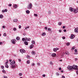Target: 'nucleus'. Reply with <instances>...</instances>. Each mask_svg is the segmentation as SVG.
<instances>
[{
    "label": "nucleus",
    "mask_w": 78,
    "mask_h": 78,
    "mask_svg": "<svg viewBox=\"0 0 78 78\" xmlns=\"http://www.w3.org/2000/svg\"><path fill=\"white\" fill-rule=\"evenodd\" d=\"M73 69H74V70H78V66H76L75 65H73Z\"/></svg>",
    "instance_id": "1"
},
{
    "label": "nucleus",
    "mask_w": 78,
    "mask_h": 78,
    "mask_svg": "<svg viewBox=\"0 0 78 78\" xmlns=\"http://www.w3.org/2000/svg\"><path fill=\"white\" fill-rule=\"evenodd\" d=\"M32 4L31 3H29V5H28V6H27V8L29 9H31V8H32Z\"/></svg>",
    "instance_id": "2"
},
{
    "label": "nucleus",
    "mask_w": 78,
    "mask_h": 78,
    "mask_svg": "<svg viewBox=\"0 0 78 78\" xmlns=\"http://www.w3.org/2000/svg\"><path fill=\"white\" fill-rule=\"evenodd\" d=\"M73 66H69L67 67L68 69H69V70H72V69H73Z\"/></svg>",
    "instance_id": "3"
},
{
    "label": "nucleus",
    "mask_w": 78,
    "mask_h": 78,
    "mask_svg": "<svg viewBox=\"0 0 78 78\" xmlns=\"http://www.w3.org/2000/svg\"><path fill=\"white\" fill-rule=\"evenodd\" d=\"M51 56L53 58H55V57H56V54L55 53H52L51 54Z\"/></svg>",
    "instance_id": "4"
},
{
    "label": "nucleus",
    "mask_w": 78,
    "mask_h": 78,
    "mask_svg": "<svg viewBox=\"0 0 78 78\" xmlns=\"http://www.w3.org/2000/svg\"><path fill=\"white\" fill-rule=\"evenodd\" d=\"M20 52L21 53H25V50L23 49H21L20 50Z\"/></svg>",
    "instance_id": "5"
},
{
    "label": "nucleus",
    "mask_w": 78,
    "mask_h": 78,
    "mask_svg": "<svg viewBox=\"0 0 78 78\" xmlns=\"http://www.w3.org/2000/svg\"><path fill=\"white\" fill-rule=\"evenodd\" d=\"M15 63H16V62H15V61L13 60L11 63H10V65L11 66L14 65L15 64Z\"/></svg>",
    "instance_id": "6"
},
{
    "label": "nucleus",
    "mask_w": 78,
    "mask_h": 78,
    "mask_svg": "<svg viewBox=\"0 0 78 78\" xmlns=\"http://www.w3.org/2000/svg\"><path fill=\"white\" fill-rule=\"evenodd\" d=\"M78 12V8H76L74 9V13H77Z\"/></svg>",
    "instance_id": "7"
},
{
    "label": "nucleus",
    "mask_w": 78,
    "mask_h": 78,
    "mask_svg": "<svg viewBox=\"0 0 78 78\" xmlns=\"http://www.w3.org/2000/svg\"><path fill=\"white\" fill-rule=\"evenodd\" d=\"M75 37V35L73 34H72L71 35L70 38V39H73Z\"/></svg>",
    "instance_id": "8"
},
{
    "label": "nucleus",
    "mask_w": 78,
    "mask_h": 78,
    "mask_svg": "<svg viewBox=\"0 0 78 78\" xmlns=\"http://www.w3.org/2000/svg\"><path fill=\"white\" fill-rule=\"evenodd\" d=\"M69 9V11H71V12H73V11L74 12V9H73V8L72 7H70Z\"/></svg>",
    "instance_id": "9"
},
{
    "label": "nucleus",
    "mask_w": 78,
    "mask_h": 78,
    "mask_svg": "<svg viewBox=\"0 0 78 78\" xmlns=\"http://www.w3.org/2000/svg\"><path fill=\"white\" fill-rule=\"evenodd\" d=\"M74 32L75 33H78V27L76 28L75 29Z\"/></svg>",
    "instance_id": "10"
},
{
    "label": "nucleus",
    "mask_w": 78,
    "mask_h": 78,
    "mask_svg": "<svg viewBox=\"0 0 78 78\" xmlns=\"http://www.w3.org/2000/svg\"><path fill=\"white\" fill-rule=\"evenodd\" d=\"M11 67L12 69H14L16 68V65H11Z\"/></svg>",
    "instance_id": "11"
},
{
    "label": "nucleus",
    "mask_w": 78,
    "mask_h": 78,
    "mask_svg": "<svg viewBox=\"0 0 78 78\" xmlns=\"http://www.w3.org/2000/svg\"><path fill=\"white\" fill-rule=\"evenodd\" d=\"M11 42L13 44H16V40L14 39L12 40Z\"/></svg>",
    "instance_id": "12"
},
{
    "label": "nucleus",
    "mask_w": 78,
    "mask_h": 78,
    "mask_svg": "<svg viewBox=\"0 0 78 78\" xmlns=\"http://www.w3.org/2000/svg\"><path fill=\"white\" fill-rule=\"evenodd\" d=\"M33 47H34V45L33 44H32L30 46V49H32Z\"/></svg>",
    "instance_id": "13"
},
{
    "label": "nucleus",
    "mask_w": 78,
    "mask_h": 78,
    "mask_svg": "<svg viewBox=\"0 0 78 78\" xmlns=\"http://www.w3.org/2000/svg\"><path fill=\"white\" fill-rule=\"evenodd\" d=\"M13 7L14 8H17V5L16 4L13 5Z\"/></svg>",
    "instance_id": "14"
},
{
    "label": "nucleus",
    "mask_w": 78,
    "mask_h": 78,
    "mask_svg": "<svg viewBox=\"0 0 78 78\" xmlns=\"http://www.w3.org/2000/svg\"><path fill=\"white\" fill-rule=\"evenodd\" d=\"M31 54H32V55H35V54H36V52H35V51H33L31 52Z\"/></svg>",
    "instance_id": "15"
},
{
    "label": "nucleus",
    "mask_w": 78,
    "mask_h": 78,
    "mask_svg": "<svg viewBox=\"0 0 78 78\" xmlns=\"http://www.w3.org/2000/svg\"><path fill=\"white\" fill-rule=\"evenodd\" d=\"M24 44L25 45H28V43L27 41H25L24 42Z\"/></svg>",
    "instance_id": "16"
},
{
    "label": "nucleus",
    "mask_w": 78,
    "mask_h": 78,
    "mask_svg": "<svg viewBox=\"0 0 78 78\" xmlns=\"http://www.w3.org/2000/svg\"><path fill=\"white\" fill-rule=\"evenodd\" d=\"M8 11V10L7 9H5V10H3L2 11V12H7Z\"/></svg>",
    "instance_id": "17"
},
{
    "label": "nucleus",
    "mask_w": 78,
    "mask_h": 78,
    "mask_svg": "<svg viewBox=\"0 0 78 78\" xmlns=\"http://www.w3.org/2000/svg\"><path fill=\"white\" fill-rule=\"evenodd\" d=\"M13 21L14 22H17V19H14L13 20Z\"/></svg>",
    "instance_id": "18"
},
{
    "label": "nucleus",
    "mask_w": 78,
    "mask_h": 78,
    "mask_svg": "<svg viewBox=\"0 0 78 78\" xmlns=\"http://www.w3.org/2000/svg\"><path fill=\"white\" fill-rule=\"evenodd\" d=\"M46 35V34L45 32H44L42 33V35L43 36H45Z\"/></svg>",
    "instance_id": "19"
},
{
    "label": "nucleus",
    "mask_w": 78,
    "mask_h": 78,
    "mask_svg": "<svg viewBox=\"0 0 78 78\" xmlns=\"http://www.w3.org/2000/svg\"><path fill=\"white\" fill-rule=\"evenodd\" d=\"M66 55H69L70 53H69V52L66 51Z\"/></svg>",
    "instance_id": "20"
},
{
    "label": "nucleus",
    "mask_w": 78,
    "mask_h": 78,
    "mask_svg": "<svg viewBox=\"0 0 78 78\" xmlns=\"http://www.w3.org/2000/svg\"><path fill=\"white\" fill-rule=\"evenodd\" d=\"M26 12L27 14H30V12L29 10H27Z\"/></svg>",
    "instance_id": "21"
},
{
    "label": "nucleus",
    "mask_w": 78,
    "mask_h": 78,
    "mask_svg": "<svg viewBox=\"0 0 78 78\" xmlns=\"http://www.w3.org/2000/svg\"><path fill=\"white\" fill-rule=\"evenodd\" d=\"M54 51H55V52H56L57 51V50L56 49V48H54L53 49Z\"/></svg>",
    "instance_id": "22"
},
{
    "label": "nucleus",
    "mask_w": 78,
    "mask_h": 78,
    "mask_svg": "<svg viewBox=\"0 0 78 78\" xmlns=\"http://www.w3.org/2000/svg\"><path fill=\"white\" fill-rule=\"evenodd\" d=\"M3 17V16L2 15H0V19H2Z\"/></svg>",
    "instance_id": "23"
},
{
    "label": "nucleus",
    "mask_w": 78,
    "mask_h": 78,
    "mask_svg": "<svg viewBox=\"0 0 78 78\" xmlns=\"http://www.w3.org/2000/svg\"><path fill=\"white\" fill-rule=\"evenodd\" d=\"M32 44H35V41L34 40L32 41Z\"/></svg>",
    "instance_id": "24"
},
{
    "label": "nucleus",
    "mask_w": 78,
    "mask_h": 78,
    "mask_svg": "<svg viewBox=\"0 0 78 78\" xmlns=\"http://www.w3.org/2000/svg\"><path fill=\"white\" fill-rule=\"evenodd\" d=\"M16 40H20V37H16Z\"/></svg>",
    "instance_id": "25"
},
{
    "label": "nucleus",
    "mask_w": 78,
    "mask_h": 78,
    "mask_svg": "<svg viewBox=\"0 0 78 78\" xmlns=\"http://www.w3.org/2000/svg\"><path fill=\"white\" fill-rule=\"evenodd\" d=\"M8 62H9V60H7V62H5V64L7 65L8 63Z\"/></svg>",
    "instance_id": "26"
},
{
    "label": "nucleus",
    "mask_w": 78,
    "mask_h": 78,
    "mask_svg": "<svg viewBox=\"0 0 78 78\" xmlns=\"http://www.w3.org/2000/svg\"><path fill=\"white\" fill-rule=\"evenodd\" d=\"M62 24V23H61V22H59L58 23V25H61Z\"/></svg>",
    "instance_id": "27"
},
{
    "label": "nucleus",
    "mask_w": 78,
    "mask_h": 78,
    "mask_svg": "<svg viewBox=\"0 0 78 78\" xmlns=\"http://www.w3.org/2000/svg\"><path fill=\"white\" fill-rule=\"evenodd\" d=\"M30 28V27L28 26L27 27H25V30H27V29H28V28Z\"/></svg>",
    "instance_id": "28"
},
{
    "label": "nucleus",
    "mask_w": 78,
    "mask_h": 78,
    "mask_svg": "<svg viewBox=\"0 0 78 78\" xmlns=\"http://www.w3.org/2000/svg\"><path fill=\"white\" fill-rule=\"evenodd\" d=\"M48 31H51V28H49L48 29Z\"/></svg>",
    "instance_id": "29"
},
{
    "label": "nucleus",
    "mask_w": 78,
    "mask_h": 78,
    "mask_svg": "<svg viewBox=\"0 0 78 78\" xmlns=\"http://www.w3.org/2000/svg\"><path fill=\"white\" fill-rule=\"evenodd\" d=\"M66 45L67 46H69V45H70V43L68 42V43H66Z\"/></svg>",
    "instance_id": "30"
},
{
    "label": "nucleus",
    "mask_w": 78,
    "mask_h": 78,
    "mask_svg": "<svg viewBox=\"0 0 78 78\" xmlns=\"http://www.w3.org/2000/svg\"><path fill=\"white\" fill-rule=\"evenodd\" d=\"M76 48V47L75 46H73L72 48V49H73V50H74V49H75Z\"/></svg>",
    "instance_id": "31"
},
{
    "label": "nucleus",
    "mask_w": 78,
    "mask_h": 78,
    "mask_svg": "<svg viewBox=\"0 0 78 78\" xmlns=\"http://www.w3.org/2000/svg\"><path fill=\"white\" fill-rule=\"evenodd\" d=\"M2 72H3V73H6V71L4 69L2 70Z\"/></svg>",
    "instance_id": "32"
},
{
    "label": "nucleus",
    "mask_w": 78,
    "mask_h": 78,
    "mask_svg": "<svg viewBox=\"0 0 78 78\" xmlns=\"http://www.w3.org/2000/svg\"><path fill=\"white\" fill-rule=\"evenodd\" d=\"M5 67H6V68H8L9 67V66L8 65H6Z\"/></svg>",
    "instance_id": "33"
},
{
    "label": "nucleus",
    "mask_w": 78,
    "mask_h": 78,
    "mask_svg": "<svg viewBox=\"0 0 78 78\" xmlns=\"http://www.w3.org/2000/svg\"><path fill=\"white\" fill-rule=\"evenodd\" d=\"M13 30L14 31H16L17 30V29L15 27H14L13 28Z\"/></svg>",
    "instance_id": "34"
},
{
    "label": "nucleus",
    "mask_w": 78,
    "mask_h": 78,
    "mask_svg": "<svg viewBox=\"0 0 78 78\" xmlns=\"http://www.w3.org/2000/svg\"><path fill=\"white\" fill-rule=\"evenodd\" d=\"M30 60H28L27 61V64H30Z\"/></svg>",
    "instance_id": "35"
},
{
    "label": "nucleus",
    "mask_w": 78,
    "mask_h": 78,
    "mask_svg": "<svg viewBox=\"0 0 78 78\" xmlns=\"http://www.w3.org/2000/svg\"><path fill=\"white\" fill-rule=\"evenodd\" d=\"M34 16H35L36 17L37 16V14H34Z\"/></svg>",
    "instance_id": "36"
},
{
    "label": "nucleus",
    "mask_w": 78,
    "mask_h": 78,
    "mask_svg": "<svg viewBox=\"0 0 78 78\" xmlns=\"http://www.w3.org/2000/svg\"><path fill=\"white\" fill-rule=\"evenodd\" d=\"M22 40L23 41H25V38H23L22 39Z\"/></svg>",
    "instance_id": "37"
},
{
    "label": "nucleus",
    "mask_w": 78,
    "mask_h": 78,
    "mask_svg": "<svg viewBox=\"0 0 78 78\" xmlns=\"http://www.w3.org/2000/svg\"><path fill=\"white\" fill-rule=\"evenodd\" d=\"M27 40L28 41H31V38H29L28 39H27Z\"/></svg>",
    "instance_id": "38"
},
{
    "label": "nucleus",
    "mask_w": 78,
    "mask_h": 78,
    "mask_svg": "<svg viewBox=\"0 0 78 78\" xmlns=\"http://www.w3.org/2000/svg\"><path fill=\"white\" fill-rule=\"evenodd\" d=\"M3 78H8V77L5 76H3Z\"/></svg>",
    "instance_id": "39"
},
{
    "label": "nucleus",
    "mask_w": 78,
    "mask_h": 78,
    "mask_svg": "<svg viewBox=\"0 0 78 78\" xmlns=\"http://www.w3.org/2000/svg\"><path fill=\"white\" fill-rule=\"evenodd\" d=\"M1 67L3 69H4V66H1Z\"/></svg>",
    "instance_id": "40"
},
{
    "label": "nucleus",
    "mask_w": 78,
    "mask_h": 78,
    "mask_svg": "<svg viewBox=\"0 0 78 78\" xmlns=\"http://www.w3.org/2000/svg\"><path fill=\"white\" fill-rule=\"evenodd\" d=\"M4 36H6V33H4L3 34Z\"/></svg>",
    "instance_id": "41"
},
{
    "label": "nucleus",
    "mask_w": 78,
    "mask_h": 78,
    "mask_svg": "<svg viewBox=\"0 0 78 78\" xmlns=\"http://www.w3.org/2000/svg\"><path fill=\"white\" fill-rule=\"evenodd\" d=\"M59 33H61L62 32V30H58Z\"/></svg>",
    "instance_id": "42"
},
{
    "label": "nucleus",
    "mask_w": 78,
    "mask_h": 78,
    "mask_svg": "<svg viewBox=\"0 0 78 78\" xmlns=\"http://www.w3.org/2000/svg\"><path fill=\"white\" fill-rule=\"evenodd\" d=\"M62 38L63 39H66V37H65L64 36L63 37H62Z\"/></svg>",
    "instance_id": "43"
},
{
    "label": "nucleus",
    "mask_w": 78,
    "mask_h": 78,
    "mask_svg": "<svg viewBox=\"0 0 78 78\" xmlns=\"http://www.w3.org/2000/svg\"><path fill=\"white\" fill-rule=\"evenodd\" d=\"M22 73H20L19 74V75L20 76H22Z\"/></svg>",
    "instance_id": "44"
},
{
    "label": "nucleus",
    "mask_w": 78,
    "mask_h": 78,
    "mask_svg": "<svg viewBox=\"0 0 78 78\" xmlns=\"http://www.w3.org/2000/svg\"><path fill=\"white\" fill-rule=\"evenodd\" d=\"M21 27H22V26L21 25H20L19 26V28L20 29V28H21Z\"/></svg>",
    "instance_id": "45"
},
{
    "label": "nucleus",
    "mask_w": 78,
    "mask_h": 78,
    "mask_svg": "<svg viewBox=\"0 0 78 78\" xmlns=\"http://www.w3.org/2000/svg\"><path fill=\"white\" fill-rule=\"evenodd\" d=\"M27 39H28V38H26L25 39V41H27Z\"/></svg>",
    "instance_id": "46"
},
{
    "label": "nucleus",
    "mask_w": 78,
    "mask_h": 78,
    "mask_svg": "<svg viewBox=\"0 0 78 78\" xmlns=\"http://www.w3.org/2000/svg\"><path fill=\"white\" fill-rule=\"evenodd\" d=\"M48 28V27H45V30H47Z\"/></svg>",
    "instance_id": "47"
},
{
    "label": "nucleus",
    "mask_w": 78,
    "mask_h": 78,
    "mask_svg": "<svg viewBox=\"0 0 78 78\" xmlns=\"http://www.w3.org/2000/svg\"><path fill=\"white\" fill-rule=\"evenodd\" d=\"M74 51L75 52H77V49H76L74 50Z\"/></svg>",
    "instance_id": "48"
},
{
    "label": "nucleus",
    "mask_w": 78,
    "mask_h": 78,
    "mask_svg": "<svg viewBox=\"0 0 78 78\" xmlns=\"http://www.w3.org/2000/svg\"><path fill=\"white\" fill-rule=\"evenodd\" d=\"M42 76H43V77H45V74H43V75Z\"/></svg>",
    "instance_id": "49"
},
{
    "label": "nucleus",
    "mask_w": 78,
    "mask_h": 78,
    "mask_svg": "<svg viewBox=\"0 0 78 78\" xmlns=\"http://www.w3.org/2000/svg\"><path fill=\"white\" fill-rule=\"evenodd\" d=\"M37 65H38V66H40V63H37Z\"/></svg>",
    "instance_id": "50"
},
{
    "label": "nucleus",
    "mask_w": 78,
    "mask_h": 78,
    "mask_svg": "<svg viewBox=\"0 0 78 78\" xmlns=\"http://www.w3.org/2000/svg\"><path fill=\"white\" fill-rule=\"evenodd\" d=\"M34 65H35V64L34 63H32V66H34Z\"/></svg>",
    "instance_id": "51"
},
{
    "label": "nucleus",
    "mask_w": 78,
    "mask_h": 78,
    "mask_svg": "<svg viewBox=\"0 0 78 78\" xmlns=\"http://www.w3.org/2000/svg\"><path fill=\"white\" fill-rule=\"evenodd\" d=\"M62 78H65V76H63L62 77Z\"/></svg>",
    "instance_id": "52"
},
{
    "label": "nucleus",
    "mask_w": 78,
    "mask_h": 78,
    "mask_svg": "<svg viewBox=\"0 0 78 78\" xmlns=\"http://www.w3.org/2000/svg\"><path fill=\"white\" fill-rule=\"evenodd\" d=\"M9 6H12V4H9Z\"/></svg>",
    "instance_id": "53"
},
{
    "label": "nucleus",
    "mask_w": 78,
    "mask_h": 78,
    "mask_svg": "<svg viewBox=\"0 0 78 78\" xmlns=\"http://www.w3.org/2000/svg\"><path fill=\"white\" fill-rule=\"evenodd\" d=\"M56 75H57L58 76V75H59V73H56Z\"/></svg>",
    "instance_id": "54"
},
{
    "label": "nucleus",
    "mask_w": 78,
    "mask_h": 78,
    "mask_svg": "<svg viewBox=\"0 0 78 78\" xmlns=\"http://www.w3.org/2000/svg\"><path fill=\"white\" fill-rule=\"evenodd\" d=\"M19 60V62H21V59H18Z\"/></svg>",
    "instance_id": "55"
},
{
    "label": "nucleus",
    "mask_w": 78,
    "mask_h": 78,
    "mask_svg": "<svg viewBox=\"0 0 78 78\" xmlns=\"http://www.w3.org/2000/svg\"><path fill=\"white\" fill-rule=\"evenodd\" d=\"M74 55H78V53H76V52L75 53H74Z\"/></svg>",
    "instance_id": "56"
},
{
    "label": "nucleus",
    "mask_w": 78,
    "mask_h": 78,
    "mask_svg": "<svg viewBox=\"0 0 78 78\" xmlns=\"http://www.w3.org/2000/svg\"><path fill=\"white\" fill-rule=\"evenodd\" d=\"M9 61L10 62H11L12 61V59H10L9 60Z\"/></svg>",
    "instance_id": "57"
},
{
    "label": "nucleus",
    "mask_w": 78,
    "mask_h": 78,
    "mask_svg": "<svg viewBox=\"0 0 78 78\" xmlns=\"http://www.w3.org/2000/svg\"><path fill=\"white\" fill-rule=\"evenodd\" d=\"M66 28V27H65V26H63V27H62V28L63 29H64V28Z\"/></svg>",
    "instance_id": "58"
},
{
    "label": "nucleus",
    "mask_w": 78,
    "mask_h": 78,
    "mask_svg": "<svg viewBox=\"0 0 78 78\" xmlns=\"http://www.w3.org/2000/svg\"><path fill=\"white\" fill-rule=\"evenodd\" d=\"M49 14H51V12L49 11Z\"/></svg>",
    "instance_id": "59"
},
{
    "label": "nucleus",
    "mask_w": 78,
    "mask_h": 78,
    "mask_svg": "<svg viewBox=\"0 0 78 78\" xmlns=\"http://www.w3.org/2000/svg\"><path fill=\"white\" fill-rule=\"evenodd\" d=\"M64 32H66V30L64 29L63 30Z\"/></svg>",
    "instance_id": "60"
},
{
    "label": "nucleus",
    "mask_w": 78,
    "mask_h": 78,
    "mask_svg": "<svg viewBox=\"0 0 78 78\" xmlns=\"http://www.w3.org/2000/svg\"><path fill=\"white\" fill-rule=\"evenodd\" d=\"M59 70H61V68H59Z\"/></svg>",
    "instance_id": "61"
},
{
    "label": "nucleus",
    "mask_w": 78,
    "mask_h": 78,
    "mask_svg": "<svg viewBox=\"0 0 78 78\" xmlns=\"http://www.w3.org/2000/svg\"><path fill=\"white\" fill-rule=\"evenodd\" d=\"M26 34H23V36H26Z\"/></svg>",
    "instance_id": "62"
},
{
    "label": "nucleus",
    "mask_w": 78,
    "mask_h": 78,
    "mask_svg": "<svg viewBox=\"0 0 78 78\" xmlns=\"http://www.w3.org/2000/svg\"><path fill=\"white\" fill-rule=\"evenodd\" d=\"M2 28H5V26H2Z\"/></svg>",
    "instance_id": "63"
},
{
    "label": "nucleus",
    "mask_w": 78,
    "mask_h": 78,
    "mask_svg": "<svg viewBox=\"0 0 78 78\" xmlns=\"http://www.w3.org/2000/svg\"><path fill=\"white\" fill-rule=\"evenodd\" d=\"M27 58H30V57L29 56H27Z\"/></svg>",
    "instance_id": "64"
}]
</instances>
